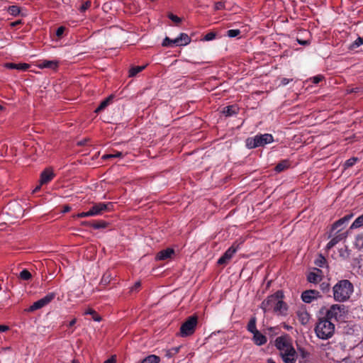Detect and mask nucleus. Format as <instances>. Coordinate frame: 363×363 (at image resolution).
I'll use <instances>...</instances> for the list:
<instances>
[{
    "label": "nucleus",
    "mask_w": 363,
    "mask_h": 363,
    "mask_svg": "<svg viewBox=\"0 0 363 363\" xmlns=\"http://www.w3.org/2000/svg\"><path fill=\"white\" fill-rule=\"evenodd\" d=\"M354 291L352 284L347 279L338 281L333 287V298L337 302L347 301Z\"/></svg>",
    "instance_id": "obj_1"
},
{
    "label": "nucleus",
    "mask_w": 363,
    "mask_h": 363,
    "mask_svg": "<svg viewBox=\"0 0 363 363\" xmlns=\"http://www.w3.org/2000/svg\"><path fill=\"white\" fill-rule=\"evenodd\" d=\"M315 332L318 338L328 340L334 334L335 325L325 317L320 318L315 325Z\"/></svg>",
    "instance_id": "obj_2"
},
{
    "label": "nucleus",
    "mask_w": 363,
    "mask_h": 363,
    "mask_svg": "<svg viewBox=\"0 0 363 363\" xmlns=\"http://www.w3.org/2000/svg\"><path fill=\"white\" fill-rule=\"evenodd\" d=\"M273 141L274 137L272 134H257L254 137L247 138L245 140V145L248 149H254L270 144L273 143Z\"/></svg>",
    "instance_id": "obj_3"
},
{
    "label": "nucleus",
    "mask_w": 363,
    "mask_h": 363,
    "mask_svg": "<svg viewBox=\"0 0 363 363\" xmlns=\"http://www.w3.org/2000/svg\"><path fill=\"white\" fill-rule=\"evenodd\" d=\"M347 310L344 305L333 304L327 311L325 318L329 320L342 321L346 318Z\"/></svg>",
    "instance_id": "obj_4"
},
{
    "label": "nucleus",
    "mask_w": 363,
    "mask_h": 363,
    "mask_svg": "<svg viewBox=\"0 0 363 363\" xmlns=\"http://www.w3.org/2000/svg\"><path fill=\"white\" fill-rule=\"evenodd\" d=\"M284 298L282 291H277L274 294L269 296L261 304V308L264 313L274 310L277 306V301Z\"/></svg>",
    "instance_id": "obj_5"
},
{
    "label": "nucleus",
    "mask_w": 363,
    "mask_h": 363,
    "mask_svg": "<svg viewBox=\"0 0 363 363\" xmlns=\"http://www.w3.org/2000/svg\"><path fill=\"white\" fill-rule=\"evenodd\" d=\"M197 325V317L192 315L187 318V320L181 325L180 335L182 337H187L192 335Z\"/></svg>",
    "instance_id": "obj_6"
},
{
    "label": "nucleus",
    "mask_w": 363,
    "mask_h": 363,
    "mask_svg": "<svg viewBox=\"0 0 363 363\" xmlns=\"http://www.w3.org/2000/svg\"><path fill=\"white\" fill-rule=\"evenodd\" d=\"M56 296V294L54 292H50L46 294L42 298L34 302L28 309V311L33 312L34 311L40 309L48 304H49Z\"/></svg>",
    "instance_id": "obj_7"
},
{
    "label": "nucleus",
    "mask_w": 363,
    "mask_h": 363,
    "mask_svg": "<svg viewBox=\"0 0 363 363\" xmlns=\"http://www.w3.org/2000/svg\"><path fill=\"white\" fill-rule=\"evenodd\" d=\"M347 232H340V230H337L335 233H331L330 230L328 235V238H331V240L327 244L325 249L327 250L332 249L340 241L345 240L347 237Z\"/></svg>",
    "instance_id": "obj_8"
},
{
    "label": "nucleus",
    "mask_w": 363,
    "mask_h": 363,
    "mask_svg": "<svg viewBox=\"0 0 363 363\" xmlns=\"http://www.w3.org/2000/svg\"><path fill=\"white\" fill-rule=\"evenodd\" d=\"M113 208V203L111 202L97 203L89 209V214L91 216L101 215L104 212L112 211Z\"/></svg>",
    "instance_id": "obj_9"
},
{
    "label": "nucleus",
    "mask_w": 363,
    "mask_h": 363,
    "mask_svg": "<svg viewBox=\"0 0 363 363\" xmlns=\"http://www.w3.org/2000/svg\"><path fill=\"white\" fill-rule=\"evenodd\" d=\"M238 250V245L233 244L225 253L218 259V264L223 265L227 264L234 256Z\"/></svg>",
    "instance_id": "obj_10"
},
{
    "label": "nucleus",
    "mask_w": 363,
    "mask_h": 363,
    "mask_svg": "<svg viewBox=\"0 0 363 363\" xmlns=\"http://www.w3.org/2000/svg\"><path fill=\"white\" fill-rule=\"evenodd\" d=\"M301 300L306 303H311L313 301L321 298L322 296L318 291L316 290H306L301 294Z\"/></svg>",
    "instance_id": "obj_11"
},
{
    "label": "nucleus",
    "mask_w": 363,
    "mask_h": 363,
    "mask_svg": "<svg viewBox=\"0 0 363 363\" xmlns=\"http://www.w3.org/2000/svg\"><path fill=\"white\" fill-rule=\"evenodd\" d=\"M275 346L279 350L280 354L293 347L288 336L278 337L275 340Z\"/></svg>",
    "instance_id": "obj_12"
},
{
    "label": "nucleus",
    "mask_w": 363,
    "mask_h": 363,
    "mask_svg": "<svg viewBox=\"0 0 363 363\" xmlns=\"http://www.w3.org/2000/svg\"><path fill=\"white\" fill-rule=\"evenodd\" d=\"M352 217L353 214L350 213L336 220L331 226V233L337 230H340V232H342V230L345 228L347 223Z\"/></svg>",
    "instance_id": "obj_13"
},
{
    "label": "nucleus",
    "mask_w": 363,
    "mask_h": 363,
    "mask_svg": "<svg viewBox=\"0 0 363 363\" xmlns=\"http://www.w3.org/2000/svg\"><path fill=\"white\" fill-rule=\"evenodd\" d=\"M280 356L284 363H295L298 355L295 349L292 347L289 350L282 352Z\"/></svg>",
    "instance_id": "obj_14"
},
{
    "label": "nucleus",
    "mask_w": 363,
    "mask_h": 363,
    "mask_svg": "<svg viewBox=\"0 0 363 363\" xmlns=\"http://www.w3.org/2000/svg\"><path fill=\"white\" fill-rule=\"evenodd\" d=\"M55 176V174L53 172L52 169L46 168L40 174V185H43V184L49 183L50 181H52L54 179Z\"/></svg>",
    "instance_id": "obj_15"
},
{
    "label": "nucleus",
    "mask_w": 363,
    "mask_h": 363,
    "mask_svg": "<svg viewBox=\"0 0 363 363\" xmlns=\"http://www.w3.org/2000/svg\"><path fill=\"white\" fill-rule=\"evenodd\" d=\"M190 42V37L186 33H182L177 38L174 39L173 43L175 46H185L189 44Z\"/></svg>",
    "instance_id": "obj_16"
},
{
    "label": "nucleus",
    "mask_w": 363,
    "mask_h": 363,
    "mask_svg": "<svg viewBox=\"0 0 363 363\" xmlns=\"http://www.w3.org/2000/svg\"><path fill=\"white\" fill-rule=\"evenodd\" d=\"M59 65V62L57 60H40L38 63V67L40 69H56Z\"/></svg>",
    "instance_id": "obj_17"
},
{
    "label": "nucleus",
    "mask_w": 363,
    "mask_h": 363,
    "mask_svg": "<svg viewBox=\"0 0 363 363\" xmlns=\"http://www.w3.org/2000/svg\"><path fill=\"white\" fill-rule=\"evenodd\" d=\"M8 208L13 211V214L15 217L18 218L23 216V209L17 202L9 203Z\"/></svg>",
    "instance_id": "obj_18"
},
{
    "label": "nucleus",
    "mask_w": 363,
    "mask_h": 363,
    "mask_svg": "<svg viewBox=\"0 0 363 363\" xmlns=\"http://www.w3.org/2000/svg\"><path fill=\"white\" fill-rule=\"evenodd\" d=\"M174 251L172 248H167L160 251L156 255V259L157 260H165L170 258L174 255Z\"/></svg>",
    "instance_id": "obj_19"
},
{
    "label": "nucleus",
    "mask_w": 363,
    "mask_h": 363,
    "mask_svg": "<svg viewBox=\"0 0 363 363\" xmlns=\"http://www.w3.org/2000/svg\"><path fill=\"white\" fill-rule=\"evenodd\" d=\"M321 271L317 269V272H311L307 275V280L310 283L317 284L322 279Z\"/></svg>",
    "instance_id": "obj_20"
},
{
    "label": "nucleus",
    "mask_w": 363,
    "mask_h": 363,
    "mask_svg": "<svg viewBox=\"0 0 363 363\" xmlns=\"http://www.w3.org/2000/svg\"><path fill=\"white\" fill-rule=\"evenodd\" d=\"M252 340L255 345L262 346L267 342V338L258 330L253 333Z\"/></svg>",
    "instance_id": "obj_21"
},
{
    "label": "nucleus",
    "mask_w": 363,
    "mask_h": 363,
    "mask_svg": "<svg viewBox=\"0 0 363 363\" xmlns=\"http://www.w3.org/2000/svg\"><path fill=\"white\" fill-rule=\"evenodd\" d=\"M283 298H280L279 301H277V306L273 310L275 313L283 315L287 311L288 307L285 302L283 301Z\"/></svg>",
    "instance_id": "obj_22"
},
{
    "label": "nucleus",
    "mask_w": 363,
    "mask_h": 363,
    "mask_svg": "<svg viewBox=\"0 0 363 363\" xmlns=\"http://www.w3.org/2000/svg\"><path fill=\"white\" fill-rule=\"evenodd\" d=\"M239 108L237 105H230L223 108L222 113L225 116H232L238 113Z\"/></svg>",
    "instance_id": "obj_23"
},
{
    "label": "nucleus",
    "mask_w": 363,
    "mask_h": 363,
    "mask_svg": "<svg viewBox=\"0 0 363 363\" xmlns=\"http://www.w3.org/2000/svg\"><path fill=\"white\" fill-rule=\"evenodd\" d=\"M5 67L6 68L11 69H18V70L26 71L30 67V65L27 63H19V64L6 63Z\"/></svg>",
    "instance_id": "obj_24"
},
{
    "label": "nucleus",
    "mask_w": 363,
    "mask_h": 363,
    "mask_svg": "<svg viewBox=\"0 0 363 363\" xmlns=\"http://www.w3.org/2000/svg\"><path fill=\"white\" fill-rule=\"evenodd\" d=\"M298 320L302 325H306L310 320V315L305 311H299L297 312Z\"/></svg>",
    "instance_id": "obj_25"
},
{
    "label": "nucleus",
    "mask_w": 363,
    "mask_h": 363,
    "mask_svg": "<svg viewBox=\"0 0 363 363\" xmlns=\"http://www.w3.org/2000/svg\"><path fill=\"white\" fill-rule=\"evenodd\" d=\"M290 167V161L284 160L279 162L274 168L277 172H281Z\"/></svg>",
    "instance_id": "obj_26"
},
{
    "label": "nucleus",
    "mask_w": 363,
    "mask_h": 363,
    "mask_svg": "<svg viewBox=\"0 0 363 363\" xmlns=\"http://www.w3.org/2000/svg\"><path fill=\"white\" fill-rule=\"evenodd\" d=\"M256 323H257L256 317L253 316L250 319V321L247 326V330L252 334L256 333L257 331H258V330L257 329V327H256Z\"/></svg>",
    "instance_id": "obj_27"
},
{
    "label": "nucleus",
    "mask_w": 363,
    "mask_h": 363,
    "mask_svg": "<svg viewBox=\"0 0 363 363\" xmlns=\"http://www.w3.org/2000/svg\"><path fill=\"white\" fill-rule=\"evenodd\" d=\"M298 351L300 357V363H306V362L309 357L310 353L302 347H298Z\"/></svg>",
    "instance_id": "obj_28"
},
{
    "label": "nucleus",
    "mask_w": 363,
    "mask_h": 363,
    "mask_svg": "<svg viewBox=\"0 0 363 363\" xmlns=\"http://www.w3.org/2000/svg\"><path fill=\"white\" fill-rule=\"evenodd\" d=\"M160 362V357L155 354H150L144 358L140 363H159Z\"/></svg>",
    "instance_id": "obj_29"
},
{
    "label": "nucleus",
    "mask_w": 363,
    "mask_h": 363,
    "mask_svg": "<svg viewBox=\"0 0 363 363\" xmlns=\"http://www.w3.org/2000/svg\"><path fill=\"white\" fill-rule=\"evenodd\" d=\"M145 67L146 65L132 67L129 70L128 76L130 77H133L136 76L139 72H142Z\"/></svg>",
    "instance_id": "obj_30"
},
{
    "label": "nucleus",
    "mask_w": 363,
    "mask_h": 363,
    "mask_svg": "<svg viewBox=\"0 0 363 363\" xmlns=\"http://www.w3.org/2000/svg\"><path fill=\"white\" fill-rule=\"evenodd\" d=\"M182 346L174 347L165 351V357L168 359L173 357L180 350Z\"/></svg>",
    "instance_id": "obj_31"
},
{
    "label": "nucleus",
    "mask_w": 363,
    "mask_h": 363,
    "mask_svg": "<svg viewBox=\"0 0 363 363\" xmlns=\"http://www.w3.org/2000/svg\"><path fill=\"white\" fill-rule=\"evenodd\" d=\"M363 226V214L357 217L350 225V229H356Z\"/></svg>",
    "instance_id": "obj_32"
},
{
    "label": "nucleus",
    "mask_w": 363,
    "mask_h": 363,
    "mask_svg": "<svg viewBox=\"0 0 363 363\" xmlns=\"http://www.w3.org/2000/svg\"><path fill=\"white\" fill-rule=\"evenodd\" d=\"M112 99V96H109L105 100L102 101L99 106L96 108L95 112L99 113L101 111H103L107 106L110 104V101Z\"/></svg>",
    "instance_id": "obj_33"
},
{
    "label": "nucleus",
    "mask_w": 363,
    "mask_h": 363,
    "mask_svg": "<svg viewBox=\"0 0 363 363\" xmlns=\"http://www.w3.org/2000/svg\"><path fill=\"white\" fill-rule=\"evenodd\" d=\"M8 12L11 15H12L13 16H16L20 13L21 9L18 6L12 5L8 8Z\"/></svg>",
    "instance_id": "obj_34"
},
{
    "label": "nucleus",
    "mask_w": 363,
    "mask_h": 363,
    "mask_svg": "<svg viewBox=\"0 0 363 363\" xmlns=\"http://www.w3.org/2000/svg\"><path fill=\"white\" fill-rule=\"evenodd\" d=\"M354 245L358 249L363 248V234L357 235L355 238Z\"/></svg>",
    "instance_id": "obj_35"
},
{
    "label": "nucleus",
    "mask_w": 363,
    "mask_h": 363,
    "mask_svg": "<svg viewBox=\"0 0 363 363\" xmlns=\"http://www.w3.org/2000/svg\"><path fill=\"white\" fill-rule=\"evenodd\" d=\"M31 277H32V275H31L30 272L29 271H28L27 269L22 270L19 274V278L23 280L27 281V280L30 279Z\"/></svg>",
    "instance_id": "obj_36"
},
{
    "label": "nucleus",
    "mask_w": 363,
    "mask_h": 363,
    "mask_svg": "<svg viewBox=\"0 0 363 363\" xmlns=\"http://www.w3.org/2000/svg\"><path fill=\"white\" fill-rule=\"evenodd\" d=\"M85 314L86 315H92V318L93 319L96 321V322H100L101 320V318L99 315H98L96 313V312L95 311H94L93 309H88L86 312H85Z\"/></svg>",
    "instance_id": "obj_37"
},
{
    "label": "nucleus",
    "mask_w": 363,
    "mask_h": 363,
    "mask_svg": "<svg viewBox=\"0 0 363 363\" xmlns=\"http://www.w3.org/2000/svg\"><path fill=\"white\" fill-rule=\"evenodd\" d=\"M358 161L357 157H351L348 160H347L344 164L345 168H349L352 167L356 164V162Z\"/></svg>",
    "instance_id": "obj_38"
},
{
    "label": "nucleus",
    "mask_w": 363,
    "mask_h": 363,
    "mask_svg": "<svg viewBox=\"0 0 363 363\" xmlns=\"http://www.w3.org/2000/svg\"><path fill=\"white\" fill-rule=\"evenodd\" d=\"M91 225L94 229H101L106 228L108 224L106 222L101 220L94 223Z\"/></svg>",
    "instance_id": "obj_39"
},
{
    "label": "nucleus",
    "mask_w": 363,
    "mask_h": 363,
    "mask_svg": "<svg viewBox=\"0 0 363 363\" xmlns=\"http://www.w3.org/2000/svg\"><path fill=\"white\" fill-rule=\"evenodd\" d=\"M173 41H174V39L172 40L169 38L166 37L163 40L162 45L164 47H173V46H175L174 44L173 43Z\"/></svg>",
    "instance_id": "obj_40"
},
{
    "label": "nucleus",
    "mask_w": 363,
    "mask_h": 363,
    "mask_svg": "<svg viewBox=\"0 0 363 363\" xmlns=\"http://www.w3.org/2000/svg\"><path fill=\"white\" fill-rule=\"evenodd\" d=\"M227 35L230 38H235L240 35V31L238 29H231L228 30L227 32Z\"/></svg>",
    "instance_id": "obj_41"
},
{
    "label": "nucleus",
    "mask_w": 363,
    "mask_h": 363,
    "mask_svg": "<svg viewBox=\"0 0 363 363\" xmlns=\"http://www.w3.org/2000/svg\"><path fill=\"white\" fill-rule=\"evenodd\" d=\"M91 3L90 1H85L79 8V11L82 13L85 12L88 9L90 8Z\"/></svg>",
    "instance_id": "obj_42"
},
{
    "label": "nucleus",
    "mask_w": 363,
    "mask_h": 363,
    "mask_svg": "<svg viewBox=\"0 0 363 363\" xmlns=\"http://www.w3.org/2000/svg\"><path fill=\"white\" fill-rule=\"evenodd\" d=\"M216 33L213 32L208 33L205 36L203 37V40L205 41H210L213 40L216 38Z\"/></svg>",
    "instance_id": "obj_43"
},
{
    "label": "nucleus",
    "mask_w": 363,
    "mask_h": 363,
    "mask_svg": "<svg viewBox=\"0 0 363 363\" xmlns=\"http://www.w3.org/2000/svg\"><path fill=\"white\" fill-rule=\"evenodd\" d=\"M123 153L121 152H117L115 154H109L103 156V158L104 159H108V158H115V157H122Z\"/></svg>",
    "instance_id": "obj_44"
},
{
    "label": "nucleus",
    "mask_w": 363,
    "mask_h": 363,
    "mask_svg": "<svg viewBox=\"0 0 363 363\" xmlns=\"http://www.w3.org/2000/svg\"><path fill=\"white\" fill-rule=\"evenodd\" d=\"M168 18L176 23H179L182 21V19L173 13H169Z\"/></svg>",
    "instance_id": "obj_45"
},
{
    "label": "nucleus",
    "mask_w": 363,
    "mask_h": 363,
    "mask_svg": "<svg viewBox=\"0 0 363 363\" xmlns=\"http://www.w3.org/2000/svg\"><path fill=\"white\" fill-rule=\"evenodd\" d=\"M362 45H363V38L359 37L353 43L352 47L353 48H358V47H359Z\"/></svg>",
    "instance_id": "obj_46"
},
{
    "label": "nucleus",
    "mask_w": 363,
    "mask_h": 363,
    "mask_svg": "<svg viewBox=\"0 0 363 363\" xmlns=\"http://www.w3.org/2000/svg\"><path fill=\"white\" fill-rule=\"evenodd\" d=\"M323 79V77L322 75H316L311 78V82L313 84H318L320 82H321Z\"/></svg>",
    "instance_id": "obj_47"
},
{
    "label": "nucleus",
    "mask_w": 363,
    "mask_h": 363,
    "mask_svg": "<svg viewBox=\"0 0 363 363\" xmlns=\"http://www.w3.org/2000/svg\"><path fill=\"white\" fill-rule=\"evenodd\" d=\"M65 30V28L63 27V26H60L59 28H57V30H56V35L58 37V38H60L62 37V35H63L64 32Z\"/></svg>",
    "instance_id": "obj_48"
},
{
    "label": "nucleus",
    "mask_w": 363,
    "mask_h": 363,
    "mask_svg": "<svg viewBox=\"0 0 363 363\" xmlns=\"http://www.w3.org/2000/svg\"><path fill=\"white\" fill-rule=\"evenodd\" d=\"M224 7H225V5L223 1H218L214 5V8L216 10H221V9H224Z\"/></svg>",
    "instance_id": "obj_49"
},
{
    "label": "nucleus",
    "mask_w": 363,
    "mask_h": 363,
    "mask_svg": "<svg viewBox=\"0 0 363 363\" xmlns=\"http://www.w3.org/2000/svg\"><path fill=\"white\" fill-rule=\"evenodd\" d=\"M77 218H84V217H91V215L89 214V211L86 212H82L76 216Z\"/></svg>",
    "instance_id": "obj_50"
},
{
    "label": "nucleus",
    "mask_w": 363,
    "mask_h": 363,
    "mask_svg": "<svg viewBox=\"0 0 363 363\" xmlns=\"http://www.w3.org/2000/svg\"><path fill=\"white\" fill-rule=\"evenodd\" d=\"M291 81H292L291 79H287V78H282L281 80V84L283 86L287 85Z\"/></svg>",
    "instance_id": "obj_51"
},
{
    "label": "nucleus",
    "mask_w": 363,
    "mask_h": 363,
    "mask_svg": "<svg viewBox=\"0 0 363 363\" xmlns=\"http://www.w3.org/2000/svg\"><path fill=\"white\" fill-rule=\"evenodd\" d=\"M320 287L323 291L329 290V284L328 283H322Z\"/></svg>",
    "instance_id": "obj_52"
},
{
    "label": "nucleus",
    "mask_w": 363,
    "mask_h": 363,
    "mask_svg": "<svg viewBox=\"0 0 363 363\" xmlns=\"http://www.w3.org/2000/svg\"><path fill=\"white\" fill-rule=\"evenodd\" d=\"M140 286V281H137L134 286L131 288V291H136L138 290V289H139Z\"/></svg>",
    "instance_id": "obj_53"
},
{
    "label": "nucleus",
    "mask_w": 363,
    "mask_h": 363,
    "mask_svg": "<svg viewBox=\"0 0 363 363\" xmlns=\"http://www.w3.org/2000/svg\"><path fill=\"white\" fill-rule=\"evenodd\" d=\"M9 328L5 325H0V332L4 333L9 330Z\"/></svg>",
    "instance_id": "obj_54"
},
{
    "label": "nucleus",
    "mask_w": 363,
    "mask_h": 363,
    "mask_svg": "<svg viewBox=\"0 0 363 363\" xmlns=\"http://www.w3.org/2000/svg\"><path fill=\"white\" fill-rule=\"evenodd\" d=\"M22 23V21L21 20H18V21H16L14 22H12L11 23V26L12 27H15V26H17L18 25L21 24Z\"/></svg>",
    "instance_id": "obj_55"
},
{
    "label": "nucleus",
    "mask_w": 363,
    "mask_h": 363,
    "mask_svg": "<svg viewBox=\"0 0 363 363\" xmlns=\"http://www.w3.org/2000/svg\"><path fill=\"white\" fill-rule=\"evenodd\" d=\"M104 363H116V360L113 358V357H112L111 358H109L107 360H106Z\"/></svg>",
    "instance_id": "obj_56"
},
{
    "label": "nucleus",
    "mask_w": 363,
    "mask_h": 363,
    "mask_svg": "<svg viewBox=\"0 0 363 363\" xmlns=\"http://www.w3.org/2000/svg\"><path fill=\"white\" fill-rule=\"evenodd\" d=\"M77 322V320L75 318L72 319L68 324L69 327H72Z\"/></svg>",
    "instance_id": "obj_57"
},
{
    "label": "nucleus",
    "mask_w": 363,
    "mask_h": 363,
    "mask_svg": "<svg viewBox=\"0 0 363 363\" xmlns=\"http://www.w3.org/2000/svg\"><path fill=\"white\" fill-rule=\"evenodd\" d=\"M70 209H71V208L69 206H66L64 207L63 212H68V211H70Z\"/></svg>",
    "instance_id": "obj_58"
},
{
    "label": "nucleus",
    "mask_w": 363,
    "mask_h": 363,
    "mask_svg": "<svg viewBox=\"0 0 363 363\" xmlns=\"http://www.w3.org/2000/svg\"><path fill=\"white\" fill-rule=\"evenodd\" d=\"M42 186V185H40V184L38 186H37L34 189L33 192L35 193V192H37L38 191H39V190H40V186Z\"/></svg>",
    "instance_id": "obj_59"
},
{
    "label": "nucleus",
    "mask_w": 363,
    "mask_h": 363,
    "mask_svg": "<svg viewBox=\"0 0 363 363\" xmlns=\"http://www.w3.org/2000/svg\"><path fill=\"white\" fill-rule=\"evenodd\" d=\"M359 90L358 88H356V89H352L351 90L348 91L349 93H352V92H357Z\"/></svg>",
    "instance_id": "obj_60"
},
{
    "label": "nucleus",
    "mask_w": 363,
    "mask_h": 363,
    "mask_svg": "<svg viewBox=\"0 0 363 363\" xmlns=\"http://www.w3.org/2000/svg\"><path fill=\"white\" fill-rule=\"evenodd\" d=\"M267 363H276L272 359H268Z\"/></svg>",
    "instance_id": "obj_61"
},
{
    "label": "nucleus",
    "mask_w": 363,
    "mask_h": 363,
    "mask_svg": "<svg viewBox=\"0 0 363 363\" xmlns=\"http://www.w3.org/2000/svg\"><path fill=\"white\" fill-rule=\"evenodd\" d=\"M298 43L301 44V45H306V44H307V42L306 41L298 40Z\"/></svg>",
    "instance_id": "obj_62"
},
{
    "label": "nucleus",
    "mask_w": 363,
    "mask_h": 363,
    "mask_svg": "<svg viewBox=\"0 0 363 363\" xmlns=\"http://www.w3.org/2000/svg\"><path fill=\"white\" fill-rule=\"evenodd\" d=\"M72 363H80V362H79V360L74 359H72Z\"/></svg>",
    "instance_id": "obj_63"
},
{
    "label": "nucleus",
    "mask_w": 363,
    "mask_h": 363,
    "mask_svg": "<svg viewBox=\"0 0 363 363\" xmlns=\"http://www.w3.org/2000/svg\"><path fill=\"white\" fill-rule=\"evenodd\" d=\"M4 350H5V351L11 350V347H5V348H4Z\"/></svg>",
    "instance_id": "obj_64"
}]
</instances>
